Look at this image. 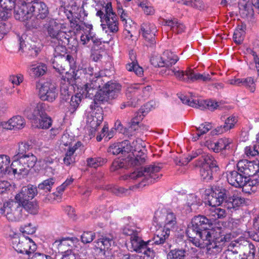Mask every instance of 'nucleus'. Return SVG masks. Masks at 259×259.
I'll use <instances>...</instances> for the list:
<instances>
[{
  "label": "nucleus",
  "instance_id": "2eb2a0df",
  "mask_svg": "<svg viewBox=\"0 0 259 259\" xmlns=\"http://www.w3.org/2000/svg\"><path fill=\"white\" fill-rule=\"evenodd\" d=\"M227 178L228 183L236 188L244 186L246 184L247 179L246 176L235 170L228 171Z\"/></svg>",
  "mask_w": 259,
  "mask_h": 259
},
{
  "label": "nucleus",
  "instance_id": "0e129e2a",
  "mask_svg": "<svg viewBox=\"0 0 259 259\" xmlns=\"http://www.w3.org/2000/svg\"><path fill=\"white\" fill-rule=\"evenodd\" d=\"M40 19H37L35 16L32 20H28L26 23V26L29 29H37L40 27Z\"/></svg>",
  "mask_w": 259,
  "mask_h": 259
},
{
  "label": "nucleus",
  "instance_id": "5fc2aeb1",
  "mask_svg": "<svg viewBox=\"0 0 259 259\" xmlns=\"http://www.w3.org/2000/svg\"><path fill=\"white\" fill-rule=\"evenodd\" d=\"M184 5L191 6V7L199 10H203L205 6L202 0H185Z\"/></svg>",
  "mask_w": 259,
  "mask_h": 259
},
{
  "label": "nucleus",
  "instance_id": "473e14b6",
  "mask_svg": "<svg viewBox=\"0 0 259 259\" xmlns=\"http://www.w3.org/2000/svg\"><path fill=\"white\" fill-rule=\"evenodd\" d=\"M103 116L101 114H95V115L89 117L88 123L92 133L95 132L97 128L100 125L103 120Z\"/></svg>",
  "mask_w": 259,
  "mask_h": 259
},
{
  "label": "nucleus",
  "instance_id": "de8ad7c7",
  "mask_svg": "<svg viewBox=\"0 0 259 259\" xmlns=\"http://www.w3.org/2000/svg\"><path fill=\"white\" fill-rule=\"evenodd\" d=\"M144 112L142 109V111L138 112L137 113V115L132 119L130 122V128L131 129V130L136 131L138 129V124L140 121H141L143 118L144 115L143 113Z\"/></svg>",
  "mask_w": 259,
  "mask_h": 259
},
{
  "label": "nucleus",
  "instance_id": "79ce46f5",
  "mask_svg": "<svg viewBox=\"0 0 259 259\" xmlns=\"http://www.w3.org/2000/svg\"><path fill=\"white\" fill-rule=\"evenodd\" d=\"M138 141H134L132 143L133 145H131L130 142L127 140H124L122 142L121 144V147L122 150V154L125 155L126 153H128L133 151H136L138 148L136 147V145Z\"/></svg>",
  "mask_w": 259,
  "mask_h": 259
},
{
  "label": "nucleus",
  "instance_id": "4d7b16f0",
  "mask_svg": "<svg viewBox=\"0 0 259 259\" xmlns=\"http://www.w3.org/2000/svg\"><path fill=\"white\" fill-rule=\"evenodd\" d=\"M91 51V57L93 60L96 62L101 60L103 57V54L105 53L103 49H100L99 50L98 48H96V47H92Z\"/></svg>",
  "mask_w": 259,
  "mask_h": 259
},
{
  "label": "nucleus",
  "instance_id": "9b49d317",
  "mask_svg": "<svg viewBox=\"0 0 259 259\" xmlns=\"http://www.w3.org/2000/svg\"><path fill=\"white\" fill-rule=\"evenodd\" d=\"M31 4H27L21 1L14 8V17L16 19L25 21L32 17L30 11Z\"/></svg>",
  "mask_w": 259,
  "mask_h": 259
},
{
  "label": "nucleus",
  "instance_id": "c03bdc74",
  "mask_svg": "<svg viewBox=\"0 0 259 259\" xmlns=\"http://www.w3.org/2000/svg\"><path fill=\"white\" fill-rule=\"evenodd\" d=\"M186 251L185 249H175L171 250L167 254V259H185Z\"/></svg>",
  "mask_w": 259,
  "mask_h": 259
},
{
  "label": "nucleus",
  "instance_id": "3c124183",
  "mask_svg": "<svg viewBox=\"0 0 259 259\" xmlns=\"http://www.w3.org/2000/svg\"><path fill=\"white\" fill-rule=\"evenodd\" d=\"M247 167L248 170H247V172L245 174V176L247 178L259 172V163H256L253 161H249Z\"/></svg>",
  "mask_w": 259,
  "mask_h": 259
},
{
  "label": "nucleus",
  "instance_id": "864d4df0",
  "mask_svg": "<svg viewBox=\"0 0 259 259\" xmlns=\"http://www.w3.org/2000/svg\"><path fill=\"white\" fill-rule=\"evenodd\" d=\"M97 15L99 16L100 18L102 17H105L106 16H113L116 15L112 11V8L111 3H107L105 7V13L101 10L98 11L97 12Z\"/></svg>",
  "mask_w": 259,
  "mask_h": 259
},
{
  "label": "nucleus",
  "instance_id": "1a4fd4ad",
  "mask_svg": "<svg viewBox=\"0 0 259 259\" xmlns=\"http://www.w3.org/2000/svg\"><path fill=\"white\" fill-rule=\"evenodd\" d=\"M177 224V219L173 212H168L165 215L164 228L165 231H163L161 234H157L154 237V243L156 244H163L168 239L170 230L174 228Z\"/></svg>",
  "mask_w": 259,
  "mask_h": 259
},
{
  "label": "nucleus",
  "instance_id": "8fccbe9b",
  "mask_svg": "<svg viewBox=\"0 0 259 259\" xmlns=\"http://www.w3.org/2000/svg\"><path fill=\"white\" fill-rule=\"evenodd\" d=\"M87 165L89 166L96 168L101 166L104 163L107 162L106 159H104L100 157L89 158L87 160Z\"/></svg>",
  "mask_w": 259,
  "mask_h": 259
},
{
  "label": "nucleus",
  "instance_id": "4c0bfd02",
  "mask_svg": "<svg viewBox=\"0 0 259 259\" xmlns=\"http://www.w3.org/2000/svg\"><path fill=\"white\" fill-rule=\"evenodd\" d=\"M211 191H213V195L215 196H217L222 203L224 201L227 202L230 195L226 189L218 187L211 188Z\"/></svg>",
  "mask_w": 259,
  "mask_h": 259
},
{
  "label": "nucleus",
  "instance_id": "39448f33",
  "mask_svg": "<svg viewBox=\"0 0 259 259\" xmlns=\"http://www.w3.org/2000/svg\"><path fill=\"white\" fill-rule=\"evenodd\" d=\"M138 152V154H136V156L132 153L129 154L124 159L114 161L111 166L112 170H116L120 168L139 166L145 163L147 157L146 154L142 150H140Z\"/></svg>",
  "mask_w": 259,
  "mask_h": 259
},
{
  "label": "nucleus",
  "instance_id": "f3484780",
  "mask_svg": "<svg viewBox=\"0 0 259 259\" xmlns=\"http://www.w3.org/2000/svg\"><path fill=\"white\" fill-rule=\"evenodd\" d=\"M30 11L32 16L33 15L37 19H44L49 14V10L47 5L42 2H35L31 5Z\"/></svg>",
  "mask_w": 259,
  "mask_h": 259
},
{
  "label": "nucleus",
  "instance_id": "774afa93",
  "mask_svg": "<svg viewBox=\"0 0 259 259\" xmlns=\"http://www.w3.org/2000/svg\"><path fill=\"white\" fill-rule=\"evenodd\" d=\"M225 210L220 208H214L211 209V215L214 219L223 218L225 216Z\"/></svg>",
  "mask_w": 259,
  "mask_h": 259
},
{
  "label": "nucleus",
  "instance_id": "dca6fc26",
  "mask_svg": "<svg viewBox=\"0 0 259 259\" xmlns=\"http://www.w3.org/2000/svg\"><path fill=\"white\" fill-rule=\"evenodd\" d=\"M95 251L97 255L104 256L114 243L112 238L103 237L98 239L95 242Z\"/></svg>",
  "mask_w": 259,
  "mask_h": 259
},
{
  "label": "nucleus",
  "instance_id": "a878e982",
  "mask_svg": "<svg viewBox=\"0 0 259 259\" xmlns=\"http://www.w3.org/2000/svg\"><path fill=\"white\" fill-rule=\"evenodd\" d=\"M53 245L58 247L59 252L64 253L67 249H70L69 248L73 245V242L72 239L68 237L56 240Z\"/></svg>",
  "mask_w": 259,
  "mask_h": 259
},
{
  "label": "nucleus",
  "instance_id": "a18cd8bd",
  "mask_svg": "<svg viewBox=\"0 0 259 259\" xmlns=\"http://www.w3.org/2000/svg\"><path fill=\"white\" fill-rule=\"evenodd\" d=\"M243 85L251 93H254L256 90L255 81L251 77L243 78Z\"/></svg>",
  "mask_w": 259,
  "mask_h": 259
},
{
  "label": "nucleus",
  "instance_id": "cd10ccee",
  "mask_svg": "<svg viewBox=\"0 0 259 259\" xmlns=\"http://www.w3.org/2000/svg\"><path fill=\"white\" fill-rule=\"evenodd\" d=\"M57 55L52 62L53 67L60 73H62L68 67V64L67 62H65V58L61 57L59 54Z\"/></svg>",
  "mask_w": 259,
  "mask_h": 259
},
{
  "label": "nucleus",
  "instance_id": "58836bf2",
  "mask_svg": "<svg viewBox=\"0 0 259 259\" xmlns=\"http://www.w3.org/2000/svg\"><path fill=\"white\" fill-rule=\"evenodd\" d=\"M30 70L34 76L39 77L46 73L47 67L44 64H34L31 66Z\"/></svg>",
  "mask_w": 259,
  "mask_h": 259
},
{
  "label": "nucleus",
  "instance_id": "20e7f679",
  "mask_svg": "<svg viewBox=\"0 0 259 259\" xmlns=\"http://www.w3.org/2000/svg\"><path fill=\"white\" fill-rule=\"evenodd\" d=\"M121 85L115 81H109L104 83L103 86L95 95V101L107 102L116 98L121 90Z\"/></svg>",
  "mask_w": 259,
  "mask_h": 259
},
{
  "label": "nucleus",
  "instance_id": "0eeeda50",
  "mask_svg": "<svg viewBox=\"0 0 259 259\" xmlns=\"http://www.w3.org/2000/svg\"><path fill=\"white\" fill-rule=\"evenodd\" d=\"M22 208L17 200H11L5 203L0 208V214L4 215L9 221L16 222L22 217Z\"/></svg>",
  "mask_w": 259,
  "mask_h": 259
},
{
  "label": "nucleus",
  "instance_id": "a211bd4d",
  "mask_svg": "<svg viewBox=\"0 0 259 259\" xmlns=\"http://www.w3.org/2000/svg\"><path fill=\"white\" fill-rule=\"evenodd\" d=\"M12 162L10 166V171L12 170L14 175H27L28 172V167L25 165L24 160H21L19 157L15 158L14 155L12 158Z\"/></svg>",
  "mask_w": 259,
  "mask_h": 259
},
{
  "label": "nucleus",
  "instance_id": "7ed1b4c3",
  "mask_svg": "<svg viewBox=\"0 0 259 259\" xmlns=\"http://www.w3.org/2000/svg\"><path fill=\"white\" fill-rule=\"evenodd\" d=\"M212 225L211 220L203 215L194 217L191 222L188 225L186 234L194 244L195 239L199 235L200 230Z\"/></svg>",
  "mask_w": 259,
  "mask_h": 259
},
{
  "label": "nucleus",
  "instance_id": "f8f14e48",
  "mask_svg": "<svg viewBox=\"0 0 259 259\" xmlns=\"http://www.w3.org/2000/svg\"><path fill=\"white\" fill-rule=\"evenodd\" d=\"M71 32L70 31L66 32L60 30L56 37L52 40V41L58 44V45L55 48V51L56 54H59V51H61L63 53L65 52L66 48L65 46L69 45L70 39L71 38Z\"/></svg>",
  "mask_w": 259,
  "mask_h": 259
},
{
  "label": "nucleus",
  "instance_id": "a19ab883",
  "mask_svg": "<svg viewBox=\"0 0 259 259\" xmlns=\"http://www.w3.org/2000/svg\"><path fill=\"white\" fill-rule=\"evenodd\" d=\"M212 127L211 123L208 122H205L204 124H202L199 126L196 127L197 133L195 137H193V140L194 141L198 140L202 135L207 133Z\"/></svg>",
  "mask_w": 259,
  "mask_h": 259
},
{
  "label": "nucleus",
  "instance_id": "603ef678",
  "mask_svg": "<svg viewBox=\"0 0 259 259\" xmlns=\"http://www.w3.org/2000/svg\"><path fill=\"white\" fill-rule=\"evenodd\" d=\"M75 148H69L67 151L65 156L63 159L64 162L67 165H69L75 162V157L74 156Z\"/></svg>",
  "mask_w": 259,
  "mask_h": 259
},
{
  "label": "nucleus",
  "instance_id": "bb28decb",
  "mask_svg": "<svg viewBox=\"0 0 259 259\" xmlns=\"http://www.w3.org/2000/svg\"><path fill=\"white\" fill-rule=\"evenodd\" d=\"M10 157L7 155L0 154V177L10 173Z\"/></svg>",
  "mask_w": 259,
  "mask_h": 259
},
{
  "label": "nucleus",
  "instance_id": "6ab92c4d",
  "mask_svg": "<svg viewBox=\"0 0 259 259\" xmlns=\"http://www.w3.org/2000/svg\"><path fill=\"white\" fill-rule=\"evenodd\" d=\"M46 104L42 102L38 103L33 111L26 110L24 111L25 114L30 119H32L34 123H37V119L44 115L45 113Z\"/></svg>",
  "mask_w": 259,
  "mask_h": 259
},
{
  "label": "nucleus",
  "instance_id": "49530a36",
  "mask_svg": "<svg viewBox=\"0 0 259 259\" xmlns=\"http://www.w3.org/2000/svg\"><path fill=\"white\" fill-rule=\"evenodd\" d=\"M21 160H24L25 165L28 167V170H30L35 164L37 161V158L36 156L32 155H27L23 157H19Z\"/></svg>",
  "mask_w": 259,
  "mask_h": 259
},
{
  "label": "nucleus",
  "instance_id": "ea45409f",
  "mask_svg": "<svg viewBox=\"0 0 259 259\" xmlns=\"http://www.w3.org/2000/svg\"><path fill=\"white\" fill-rule=\"evenodd\" d=\"M231 142L228 139L224 138L220 139L217 142L214 143L215 148H212L214 152L217 153L222 150H226L230 148Z\"/></svg>",
  "mask_w": 259,
  "mask_h": 259
},
{
  "label": "nucleus",
  "instance_id": "4be33fe9",
  "mask_svg": "<svg viewBox=\"0 0 259 259\" xmlns=\"http://www.w3.org/2000/svg\"><path fill=\"white\" fill-rule=\"evenodd\" d=\"M25 125V119L21 116H15L10 119L8 121L4 123L3 126L7 130L21 129Z\"/></svg>",
  "mask_w": 259,
  "mask_h": 259
},
{
  "label": "nucleus",
  "instance_id": "72a5a7b5",
  "mask_svg": "<svg viewBox=\"0 0 259 259\" xmlns=\"http://www.w3.org/2000/svg\"><path fill=\"white\" fill-rule=\"evenodd\" d=\"M54 184V180L53 178L44 181L37 187L38 193L40 195H45V193L50 192L52 187Z\"/></svg>",
  "mask_w": 259,
  "mask_h": 259
},
{
  "label": "nucleus",
  "instance_id": "e433bc0d",
  "mask_svg": "<svg viewBox=\"0 0 259 259\" xmlns=\"http://www.w3.org/2000/svg\"><path fill=\"white\" fill-rule=\"evenodd\" d=\"M52 121L50 117H49L46 113L42 115L37 119V123L36 124V126L38 128L42 129H48L52 125Z\"/></svg>",
  "mask_w": 259,
  "mask_h": 259
},
{
  "label": "nucleus",
  "instance_id": "ddd939ff",
  "mask_svg": "<svg viewBox=\"0 0 259 259\" xmlns=\"http://www.w3.org/2000/svg\"><path fill=\"white\" fill-rule=\"evenodd\" d=\"M37 193L36 187L28 185L22 188L20 191L16 195L15 199L19 202H22L23 200H31Z\"/></svg>",
  "mask_w": 259,
  "mask_h": 259
},
{
  "label": "nucleus",
  "instance_id": "2f4dec72",
  "mask_svg": "<svg viewBox=\"0 0 259 259\" xmlns=\"http://www.w3.org/2000/svg\"><path fill=\"white\" fill-rule=\"evenodd\" d=\"M131 242L132 248L137 252H142L146 247V242L142 240L138 235L131 237Z\"/></svg>",
  "mask_w": 259,
  "mask_h": 259
},
{
  "label": "nucleus",
  "instance_id": "9d476101",
  "mask_svg": "<svg viewBox=\"0 0 259 259\" xmlns=\"http://www.w3.org/2000/svg\"><path fill=\"white\" fill-rule=\"evenodd\" d=\"M39 87V97L42 101H54L58 96V92L55 84L47 81L37 85Z\"/></svg>",
  "mask_w": 259,
  "mask_h": 259
},
{
  "label": "nucleus",
  "instance_id": "5701e85b",
  "mask_svg": "<svg viewBox=\"0 0 259 259\" xmlns=\"http://www.w3.org/2000/svg\"><path fill=\"white\" fill-rule=\"evenodd\" d=\"M44 28L47 30L48 35L53 40L59 31L60 25L53 19L48 18L46 23L44 24Z\"/></svg>",
  "mask_w": 259,
  "mask_h": 259
},
{
  "label": "nucleus",
  "instance_id": "412c9836",
  "mask_svg": "<svg viewBox=\"0 0 259 259\" xmlns=\"http://www.w3.org/2000/svg\"><path fill=\"white\" fill-rule=\"evenodd\" d=\"M101 21L103 29L105 28L107 26L111 32L116 33L118 31V22L116 15L102 17Z\"/></svg>",
  "mask_w": 259,
  "mask_h": 259
},
{
  "label": "nucleus",
  "instance_id": "bf43d9fd",
  "mask_svg": "<svg viewBox=\"0 0 259 259\" xmlns=\"http://www.w3.org/2000/svg\"><path fill=\"white\" fill-rule=\"evenodd\" d=\"M249 163V161L246 159L240 160L237 164L238 171L245 176V174L248 170L247 167Z\"/></svg>",
  "mask_w": 259,
  "mask_h": 259
},
{
  "label": "nucleus",
  "instance_id": "338daca9",
  "mask_svg": "<svg viewBox=\"0 0 259 259\" xmlns=\"http://www.w3.org/2000/svg\"><path fill=\"white\" fill-rule=\"evenodd\" d=\"M180 99L184 104H187L188 105L191 107L195 108L201 107V105H199L198 103H197L196 101H194V100H190L189 98L185 96H181L180 97Z\"/></svg>",
  "mask_w": 259,
  "mask_h": 259
},
{
  "label": "nucleus",
  "instance_id": "b1692460",
  "mask_svg": "<svg viewBox=\"0 0 259 259\" xmlns=\"http://www.w3.org/2000/svg\"><path fill=\"white\" fill-rule=\"evenodd\" d=\"M130 56L132 62L126 65V69L128 71H134L137 75L141 76L143 73V68L138 64L136 56L133 51L130 53Z\"/></svg>",
  "mask_w": 259,
  "mask_h": 259
},
{
  "label": "nucleus",
  "instance_id": "052dcab7",
  "mask_svg": "<svg viewBox=\"0 0 259 259\" xmlns=\"http://www.w3.org/2000/svg\"><path fill=\"white\" fill-rule=\"evenodd\" d=\"M98 89L92 88L91 87L87 86V85H84V91L82 92V94L85 95L86 97H88L90 98H92L94 97L95 98V95L98 94L99 91H97Z\"/></svg>",
  "mask_w": 259,
  "mask_h": 259
},
{
  "label": "nucleus",
  "instance_id": "09e8293b",
  "mask_svg": "<svg viewBox=\"0 0 259 259\" xmlns=\"http://www.w3.org/2000/svg\"><path fill=\"white\" fill-rule=\"evenodd\" d=\"M244 33L245 32L242 26L235 29L233 34V39L236 44H240L243 42Z\"/></svg>",
  "mask_w": 259,
  "mask_h": 259
},
{
  "label": "nucleus",
  "instance_id": "6e6d98bb",
  "mask_svg": "<svg viewBox=\"0 0 259 259\" xmlns=\"http://www.w3.org/2000/svg\"><path fill=\"white\" fill-rule=\"evenodd\" d=\"M244 202L245 199L244 198L235 195L233 196L230 195L227 199V202L231 203L233 207L238 206Z\"/></svg>",
  "mask_w": 259,
  "mask_h": 259
},
{
  "label": "nucleus",
  "instance_id": "37998d69",
  "mask_svg": "<svg viewBox=\"0 0 259 259\" xmlns=\"http://www.w3.org/2000/svg\"><path fill=\"white\" fill-rule=\"evenodd\" d=\"M240 12L245 16L252 15L253 14V9L251 6L246 0H243L238 4Z\"/></svg>",
  "mask_w": 259,
  "mask_h": 259
},
{
  "label": "nucleus",
  "instance_id": "f257e3e1",
  "mask_svg": "<svg viewBox=\"0 0 259 259\" xmlns=\"http://www.w3.org/2000/svg\"><path fill=\"white\" fill-rule=\"evenodd\" d=\"M215 235L217 232L214 230L208 229V227L202 229L195 239L194 244L197 247H200V241H206L205 244L207 246V251L210 252V253L217 254L222 250L226 240L225 237H217Z\"/></svg>",
  "mask_w": 259,
  "mask_h": 259
},
{
  "label": "nucleus",
  "instance_id": "393cba45",
  "mask_svg": "<svg viewBox=\"0 0 259 259\" xmlns=\"http://www.w3.org/2000/svg\"><path fill=\"white\" fill-rule=\"evenodd\" d=\"M213 72H211L210 74L204 73L203 74L197 73L195 74L193 69H188L186 75L188 76V78H190V80L194 81L197 80H201L203 81H208L212 80L211 75H213Z\"/></svg>",
  "mask_w": 259,
  "mask_h": 259
},
{
  "label": "nucleus",
  "instance_id": "423d86ee",
  "mask_svg": "<svg viewBox=\"0 0 259 259\" xmlns=\"http://www.w3.org/2000/svg\"><path fill=\"white\" fill-rule=\"evenodd\" d=\"M12 244L16 251L29 256L36 249V245L32 239L23 234L15 235L12 238Z\"/></svg>",
  "mask_w": 259,
  "mask_h": 259
},
{
  "label": "nucleus",
  "instance_id": "7c9ffc66",
  "mask_svg": "<svg viewBox=\"0 0 259 259\" xmlns=\"http://www.w3.org/2000/svg\"><path fill=\"white\" fill-rule=\"evenodd\" d=\"M161 59L163 62L164 67L168 68L172 67L178 60L177 56L169 51H165L162 55Z\"/></svg>",
  "mask_w": 259,
  "mask_h": 259
},
{
  "label": "nucleus",
  "instance_id": "13d9d810",
  "mask_svg": "<svg viewBox=\"0 0 259 259\" xmlns=\"http://www.w3.org/2000/svg\"><path fill=\"white\" fill-rule=\"evenodd\" d=\"M15 0H0V6L6 11L12 10L15 8Z\"/></svg>",
  "mask_w": 259,
  "mask_h": 259
},
{
  "label": "nucleus",
  "instance_id": "c9c22d12",
  "mask_svg": "<svg viewBox=\"0 0 259 259\" xmlns=\"http://www.w3.org/2000/svg\"><path fill=\"white\" fill-rule=\"evenodd\" d=\"M225 255L226 259H247L241 254L236 247H231V245L225 252Z\"/></svg>",
  "mask_w": 259,
  "mask_h": 259
},
{
  "label": "nucleus",
  "instance_id": "aec40b11",
  "mask_svg": "<svg viewBox=\"0 0 259 259\" xmlns=\"http://www.w3.org/2000/svg\"><path fill=\"white\" fill-rule=\"evenodd\" d=\"M141 30L143 32V36L151 46L155 44V33L156 32V27L153 24H144L141 27Z\"/></svg>",
  "mask_w": 259,
  "mask_h": 259
},
{
  "label": "nucleus",
  "instance_id": "e2e57ef3",
  "mask_svg": "<svg viewBox=\"0 0 259 259\" xmlns=\"http://www.w3.org/2000/svg\"><path fill=\"white\" fill-rule=\"evenodd\" d=\"M95 237V233L91 231L84 232L81 236V241L83 243L91 242Z\"/></svg>",
  "mask_w": 259,
  "mask_h": 259
},
{
  "label": "nucleus",
  "instance_id": "4468645a",
  "mask_svg": "<svg viewBox=\"0 0 259 259\" xmlns=\"http://www.w3.org/2000/svg\"><path fill=\"white\" fill-rule=\"evenodd\" d=\"M231 247H236L239 252L242 253L243 256H246L254 257L255 252V248L254 245L247 240H242L240 242H237L231 244Z\"/></svg>",
  "mask_w": 259,
  "mask_h": 259
},
{
  "label": "nucleus",
  "instance_id": "c756f323",
  "mask_svg": "<svg viewBox=\"0 0 259 259\" xmlns=\"http://www.w3.org/2000/svg\"><path fill=\"white\" fill-rule=\"evenodd\" d=\"M32 148L31 144L28 142H21L19 144L17 153L15 155V158L23 157L28 154L32 155V153L30 152Z\"/></svg>",
  "mask_w": 259,
  "mask_h": 259
},
{
  "label": "nucleus",
  "instance_id": "69168bd1",
  "mask_svg": "<svg viewBox=\"0 0 259 259\" xmlns=\"http://www.w3.org/2000/svg\"><path fill=\"white\" fill-rule=\"evenodd\" d=\"M245 152L247 156H254L259 153V146L254 145L247 146L245 148Z\"/></svg>",
  "mask_w": 259,
  "mask_h": 259
},
{
  "label": "nucleus",
  "instance_id": "6e6552de",
  "mask_svg": "<svg viewBox=\"0 0 259 259\" xmlns=\"http://www.w3.org/2000/svg\"><path fill=\"white\" fill-rule=\"evenodd\" d=\"M161 169V167L159 165V164L147 165L137 169V170L131 174L129 177L134 180L141 177H143L144 179L150 178L155 180L159 178L156 174L159 172Z\"/></svg>",
  "mask_w": 259,
  "mask_h": 259
},
{
  "label": "nucleus",
  "instance_id": "f704fd0d",
  "mask_svg": "<svg viewBox=\"0 0 259 259\" xmlns=\"http://www.w3.org/2000/svg\"><path fill=\"white\" fill-rule=\"evenodd\" d=\"M89 75V77H87L89 78V81L85 85L94 89H101L104 83L103 78L100 76H93L92 74H90Z\"/></svg>",
  "mask_w": 259,
  "mask_h": 259
},
{
  "label": "nucleus",
  "instance_id": "f03ea898",
  "mask_svg": "<svg viewBox=\"0 0 259 259\" xmlns=\"http://www.w3.org/2000/svg\"><path fill=\"white\" fill-rule=\"evenodd\" d=\"M195 166L200 167L201 179L206 182L211 180L213 175L219 170L217 162L214 157L205 153L202 154L196 160Z\"/></svg>",
  "mask_w": 259,
  "mask_h": 259
},
{
  "label": "nucleus",
  "instance_id": "680f3d73",
  "mask_svg": "<svg viewBox=\"0 0 259 259\" xmlns=\"http://www.w3.org/2000/svg\"><path fill=\"white\" fill-rule=\"evenodd\" d=\"M207 201L210 206L214 207L219 206L222 203L217 196H215L213 195V191L211 190L210 193L208 196Z\"/></svg>",
  "mask_w": 259,
  "mask_h": 259
},
{
  "label": "nucleus",
  "instance_id": "c85d7f7f",
  "mask_svg": "<svg viewBox=\"0 0 259 259\" xmlns=\"http://www.w3.org/2000/svg\"><path fill=\"white\" fill-rule=\"evenodd\" d=\"M20 206L24 208L28 213L32 214H35L37 213L38 210V205L36 201H22L19 202Z\"/></svg>",
  "mask_w": 259,
  "mask_h": 259
}]
</instances>
